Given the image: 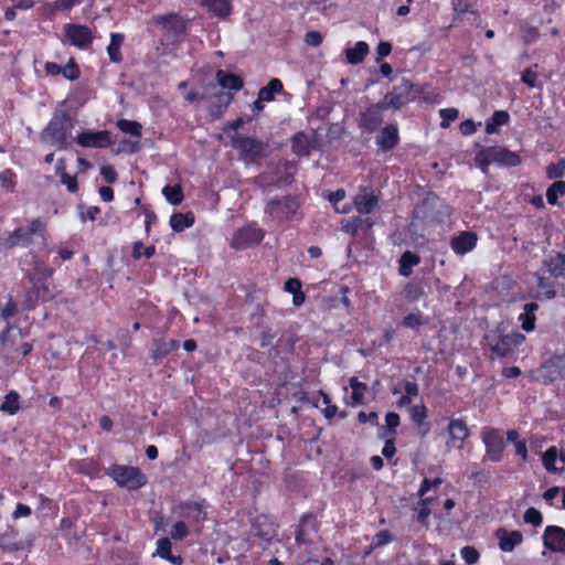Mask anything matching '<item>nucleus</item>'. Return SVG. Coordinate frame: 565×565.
Masks as SVG:
<instances>
[{"mask_svg": "<svg viewBox=\"0 0 565 565\" xmlns=\"http://www.w3.org/2000/svg\"><path fill=\"white\" fill-rule=\"evenodd\" d=\"M202 6L220 19L227 18L233 10L231 0H202Z\"/></svg>", "mask_w": 565, "mask_h": 565, "instance_id": "nucleus-23", "label": "nucleus"}, {"mask_svg": "<svg viewBox=\"0 0 565 565\" xmlns=\"http://www.w3.org/2000/svg\"><path fill=\"white\" fill-rule=\"evenodd\" d=\"M153 347L152 358L154 360H161L179 349V341L173 339H160L154 341Z\"/></svg>", "mask_w": 565, "mask_h": 565, "instance_id": "nucleus-24", "label": "nucleus"}, {"mask_svg": "<svg viewBox=\"0 0 565 565\" xmlns=\"http://www.w3.org/2000/svg\"><path fill=\"white\" fill-rule=\"evenodd\" d=\"M521 81L530 88H534L537 86V73L529 67L522 72Z\"/></svg>", "mask_w": 565, "mask_h": 565, "instance_id": "nucleus-54", "label": "nucleus"}, {"mask_svg": "<svg viewBox=\"0 0 565 565\" xmlns=\"http://www.w3.org/2000/svg\"><path fill=\"white\" fill-rule=\"evenodd\" d=\"M392 541V535L387 530L380 531L375 534L373 539V544L375 546H383L388 544Z\"/></svg>", "mask_w": 565, "mask_h": 565, "instance_id": "nucleus-60", "label": "nucleus"}, {"mask_svg": "<svg viewBox=\"0 0 565 565\" xmlns=\"http://www.w3.org/2000/svg\"><path fill=\"white\" fill-rule=\"evenodd\" d=\"M216 81L224 89L237 92L243 87V79L241 77L222 70L217 71Z\"/></svg>", "mask_w": 565, "mask_h": 565, "instance_id": "nucleus-26", "label": "nucleus"}, {"mask_svg": "<svg viewBox=\"0 0 565 565\" xmlns=\"http://www.w3.org/2000/svg\"><path fill=\"white\" fill-rule=\"evenodd\" d=\"M18 337H21L20 331L14 333L11 328H7V330L3 331L2 335H1V343L7 352L12 351V347L15 343V340Z\"/></svg>", "mask_w": 565, "mask_h": 565, "instance_id": "nucleus-46", "label": "nucleus"}, {"mask_svg": "<svg viewBox=\"0 0 565 565\" xmlns=\"http://www.w3.org/2000/svg\"><path fill=\"white\" fill-rule=\"evenodd\" d=\"M384 109V106L380 103L376 105H372L371 107L362 111L359 120L360 127L367 132L375 131L383 122Z\"/></svg>", "mask_w": 565, "mask_h": 565, "instance_id": "nucleus-15", "label": "nucleus"}, {"mask_svg": "<svg viewBox=\"0 0 565 565\" xmlns=\"http://www.w3.org/2000/svg\"><path fill=\"white\" fill-rule=\"evenodd\" d=\"M171 554V542L168 537H161L157 541V550L153 556L167 558Z\"/></svg>", "mask_w": 565, "mask_h": 565, "instance_id": "nucleus-47", "label": "nucleus"}, {"mask_svg": "<svg viewBox=\"0 0 565 565\" xmlns=\"http://www.w3.org/2000/svg\"><path fill=\"white\" fill-rule=\"evenodd\" d=\"M189 534L186 524L183 521H178L172 525L170 535L173 540H182Z\"/></svg>", "mask_w": 565, "mask_h": 565, "instance_id": "nucleus-53", "label": "nucleus"}, {"mask_svg": "<svg viewBox=\"0 0 565 565\" xmlns=\"http://www.w3.org/2000/svg\"><path fill=\"white\" fill-rule=\"evenodd\" d=\"M543 545L551 552L565 551V530L557 525H548L542 535Z\"/></svg>", "mask_w": 565, "mask_h": 565, "instance_id": "nucleus-14", "label": "nucleus"}, {"mask_svg": "<svg viewBox=\"0 0 565 565\" xmlns=\"http://www.w3.org/2000/svg\"><path fill=\"white\" fill-rule=\"evenodd\" d=\"M351 387V404L359 405L364 401V394L366 392V385L362 382H359L356 377H352L350 380Z\"/></svg>", "mask_w": 565, "mask_h": 565, "instance_id": "nucleus-35", "label": "nucleus"}, {"mask_svg": "<svg viewBox=\"0 0 565 565\" xmlns=\"http://www.w3.org/2000/svg\"><path fill=\"white\" fill-rule=\"evenodd\" d=\"M460 132L463 135V136H470L472 134L476 132L477 130V127H476V124L473 120L471 119H467V120H463L461 124H460Z\"/></svg>", "mask_w": 565, "mask_h": 565, "instance_id": "nucleus-63", "label": "nucleus"}, {"mask_svg": "<svg viewBox=\"0 0 565 565\" xmlns=\"http://www.w3.org/2000/svg\"><path fill=\"white\" fill-rule=\"evenodd\" d=\"M263 238L264 231L256 223H250L234 233L231 246L235 249H244L257 245Z\"/></svg>", "mask_w": 565, "mask_h": 565, "instance_id": "nucleus-5", "label": "nucleus"}, {"mask_svg": "<svg viewBox=\"0 0 565 565\" xmlns=\"http://www.w3.org/2000/svg\"><path fill=\"white\" fill-rule=\"evenodd\" d=\"M100 175L107 183H115L117 181V172L113 166H103Z\"/></svg>", "mask_w": 565, "mask_h": 565, "instance_id": "nucleus-59", "label": "nucleus"}, {"mask_svg": "<svg viewBox=\"0 0 565 565\" xmlns=\"http://www.w3.org/2000/svg\"><path fill=\"white\" fill-rule=\"evenodd\" d=\"M285 290L289 294L295 295L299 290H301V282L298 278H289L285 282Z\"/></svg>", "mask_w": 565, "mask_h": 565, "instance_id": "nucleus-64", "label": "nucleus"}, {"mask_svg": "<svg viewBox=\"0 0 565 565\" xmlns=\"http://www.w3.org/2000/svg\"><path fill=\"white\" fill-rule=\"evenodd\" d=\"M233 147L241 152L246 163H250L262 156L265 143L254 138L239 137L233 139Z\"/></svg>", "mask_w": 565, "mask_h": 565, "instance_id": "nucleus-7", "label": "nucleus"}, {"mask_svg": "<svg viewBox=\"0 0 565 565\" xmlns=\"http://www.w3.org/2000/svg\"><path fill=\"white\" fill-rule=\"evenodd\" d=\"M117 128L126 134L130 135L132 137L140 138L142 134V126L138 121L135 120H128V119H119L116 122Z\"/></svg>", "mask_w": 565, "mask_h": 565, "instance_id": "nucleus-34", "label": "nucleus"}, {"mask_svg": "<svg viewBox=\"0 0 565 565\" xmlns=\"http://www.w3.org/2000/svg\"><path fill=\"white\" fill-rule=\"evenodd\" d=\"M407 102H408L407 97L403 96L402 94L396 93V89H395L394 92L387 94L381 104L384 106V108L399 109Z\"/></svg>", "mask_w": 565, "mask_h": 565, "instance_id": "nucleus-39", "label": "nucleus"}, {"mask_svg": "<svg viewBox=\"0 0 565 565\" xmlns=\"http://www.w3.org/2000/svg\"><path fill=\"white\" fill-rule=\"evenodd\" d=\"M194 224V215L192 213H174L170 217V226L174 232H182Z\"/></svg>", "mask_w": 565, "mask_h": 565, "instance_id": "nucleus-30", "label": "nucleus"}, {"mask_svg": "<svg viewBox=\"0 0 565 565\" xmlns=\"http://www.w3.org/2000/svg\"><path fill=\"white\" fill-rule=\"evenodd\" d=\"M495 537L499 541V547L502 552L510 553L523 541V535L520 531H508L500 527L495 531Z\"/></svg>", "mask_w": 565, "mask_h": 565, "instance_id": "nucleus-16", "label": "nucleus"}, {"mask_svg": "<svg viewBox=\"0 0 565 565\" xmlns=\"http://www.w3.org/2000/svg\"><path fill=\"white\" fill-rule=\"evenodd\" d=\"M83 0H55L52 4V11H70Z\"/></svg>", "mask_w": 565, "mask_h": 565, "instance_id": "nucleus-55", "label": "nucleus"}, {"mask_svg": "<svg viewBox=\"0 0 565 565\" xmlns=\"http://www.w3.org/2000/svg\"><path fill=\"white\" fill-rule=\"evenodd\" d=\"M305 42L309 46L317 47L322 43V35L318 31H309L305 35Z\"/></svg>", "mask_w": 565, "mask_h": 565, "instance_id": "nucleus-58", "label": "nucleus"}, {"mask_svg": "<svg viewBox=\"0 0 565 565\" xmlns=\"http://www.w3.org/2000/svg\"><path fill=\"white\" fill-rule=\"evenodd\" d=\"M156 21L162 26L163 30L174 35H179L185 30V22L179 14L175 13L159 15L156 18Z\"/></svg>", "mask_w": 565, "mask_h": 565, "instance_id": "nucleus-21", "label": "nucleus"}, {"mask_svg": "<svg viewBox=\"0 0 565 565\" xmlns=\"http://www.w3.org/2000/svg\"><path fill=\"white\" fill-rule=\"evenodd\" d=\"M53 269L45 262L36 259L33 267L28 270V278L33 287L35 299L47 300L52 297L47 280L52 277Z\"/></svg>", "mask_w": 565, "mask_h": 565, "instance_id": "nucleus-4", "label": "nucleus"}, {"mask_svg": "<svg viewBox=\"0 0 565 565\" xmlns=\"http://www.w3.org/2000/svg\"><path fill=\"white\" fill-rule=\"evenodd\" d=\"M107 475L113 478L116 483L128 490H138L147 483L146 476L137 467L111 465L107 469Z\"/></svg>", "mask_w": 565, "mask_h": 565, "instance_id": "nucleus-3", "label": "nucleus"}, {"mask_svg": "<svg viewBox=\"0 0 565 565\" xmlns=\"http://www.w3.org/2000/svg\"><path fill=\"white\" fill-rule=\"evenodd\" d=\"M370 47L369 44L364 41H359L354 44L353 47L345 50V57L348 63L352 65L360 64L363 62L365 56L369 54Z\"/></svg>", "mask_w": 565, "mask_h": 565, "instance_id": "nucleus-25", "label": "nucleus"}, {"mask_svg": "<svg viewBox=\"0 0 565 565\" xmlns=\"http://www.w3.org/2000/svg\"><path fill=\"white\" fill-rule=\"evenodd\" d=\"M61 182L67 188L70 192H75L77 190L76 178L73 175L63 173L61 177Z\"/></svg>", "mask_w": 565, "mask_h": 565, "instance_id": "nucleus-62", "label": "nucleus"}, {"mask_svg": "<svg viewBox=\"0 0 565 565\" xmlns=\"http://www.w3.org/2000/svg\"><path fill=\"white\" fill-rule=\"evenodd\" d=\"M45 227L44 220L40 217L30 220L25 226L15 227L6 237L0 238V250L7 252L17 247H30L34 237L43 235Z\"/></svg>", "mask_w": 565, "mask_h": 565, "instance_id": "nucleus-1", "label": "nucleus"}, {"mask_svg": "<svg viewBox=\"0 0 565 565\" xmlns=\"http://www.w3.org/2000/svg\"><path fill=\"white\" fill-rule=\"evenodd\" d=\"M62 75L66 79L76 81L81 76V72L77 64L70 60L65 67H62Z\"/></svg>", "mask_w": 565, "mask_h": 565, "instance_id": "nucleus-48", "label": "nucleus"}, {"mask_svg": "<svg viewBox=\"0 0 565 565\" xmlns=\"http://www.w3.org/2000/svg\"><path fill=\"white\" fill-rule=\"evenodd\" d=\"M162 194L164 195L166 200L172 205H179L183 200L181 188L178 185H166L162 189Z\"/></svg>", "mask_w": 565, "mask_h": 565, "instance_id": "nucleus-40", "label": "nucleus"}, {"mask_svg": "<svg viewBox=\"0 0 565 565\" xmlns=\"http://www.w3.org/2000/svg\"><path fill=\"white\" fill-rule=\"evenodd\" d=\"M565 172V159H559L556 163L550 164L546 168V177L551 180L558 179L564 175Z\"/></svg>", "mask_w": 565, "mask_h": 565, "instance_id": "nucleus-45", "label": "nucleus"}, {"mask_svg": "<svg viewBox=\"0 0 565 565\" xmlns=\"http://www.w3.org/2000/svg\"><path fill=\"white\" fill-rule=\"evenodd\" d=\"M209 504L204 499L186 500L178 504L179 514L193 522H203L207 518Z\"/></svg>", "mask_w": 565, "mask_h": 565, "instance_id": "nucleus-10", "label": "nucleus"}, {"mask_svg": "<svg viewBox=\"0 0 565 565\" xmlns=\"http://www.w3.org/2000/svg\"><path fill=\"white\" fill-rule=\"evenodd\" d=\"M409 416L411 419L414 422L417 426H423L426 424L427 418V409L424 404H418L415 406H412L409 408Z\"/></svg>", "mask_w": 565, "mask_h": 565, "instance_id": "nucleus-41", "label": "nucleus"}, {"mask_svg": "<svg viewBox=\"0 0 565 565\" xmlns=\"http://www.w3.org/2000/svg\"><path fill=\"white\" fill-rule=\"evenodd\" d=\"M565 195V181H555L546 190V200L551 205H556L559 196Z\"/></svg>", "mask_w": 565, "mask_h": 565, "instance_id": "nucleus-37", "label": "nucleus"}, {"mask_svg": "<svg viewBox=\"0 0 565 565\" xmlns=\"http://www.w3.org/2000/svg\"><path fill=\"white\" fill-rule=\"evenodd\" d=\"M483 161L486 164L497 162L507 167H515L521 163V158L516 152H513L503 147H491L482 152Z\"/></svg>", "mask_w": 565, "mask_h": 565, "instance_id": "nucleus-8", "label": "nucleus"}, {"mask_svg": "<svg viewBox=\"0 0 565 565\" xmlns=\"http://www.w3.org/2000/svg\"><path fill=\"white\" fill-rule=\"evenodd\" d=\"M539 306L535 302H530L524 306V311L519 316L522 329L526 332H531L535 328V311Z\"/></svg>", "mask_w": 565, "mask_h": 565, "instance_id": "nucleus-29", "label": "nucleus"}, {"mask_svg": "<svg viewBox=\"0 0 565 565\" xmlns=\"http://www.w3.org/2000/svg\"><path fill=\"white\" fill-rule=\"evenodd\" d=\"M142 244L140 242L135 243L132 256L137 259H139L141 256H145L146 258H150L154 255L156 248L154 246H147L142 249Z\"/></svg>", "mask_w": 565, "mask_h": 565, "instance_id": "nucleus-52", "label": "nucleus"}, {"mask_svg": "<svg viewBox=\"0 0 565 565\" xmlns=\"http://www.w3.org/2000/svg\"><path fill=\"white\" fill-rule=\"evenodd\" d=\"M420 263V257L412 253L409 250H406L399 258V275L404 277H409L413 273V267L417 266Z\"/></svg>", "mask_w": 565, "mask_h": 565, "instance_id": "nucleus-27", "label": "nucleus"}, {"mask_svg": "<svg viewBox=\"0 0 565 565\" xmlns=\"http://www.w3.org/2000/svg\"><path fill=\"white\" fill-rule=\"evenodd\" d=\"M122 42L124 35L121 33L111 34L110 43L107 46V52L111 62L118 63L122 60V55L120 52Z\"/></svg>", "mask_w": 565, "mask_h": 565, "instance_id": "nucleus-32", "label": "nucleus"}, {"mask_svg": "<svg viewBox=\"0 0 565 565\" xmlns=\"http://www.w3.org/2000/svg\"><path fill=\"white\" fill-rule=\"evenodd\" d=\"M477 239L478 237L475 233L462 232L451 238L450 246L457 255H465L476 247Z\"/></svg>", "mask_w": 565, "mask_h": 565, "instance_id": "nucleus-17", "label": "nucleus"}, {"mask_svg": "<svg viewBox=\"0 0 565 565\" xmlns=\"http://www.w3.org/2000/svg\"><path fill=\"white\" fill-rule=\"evenodd\" d=\"M542 463L548 472L561 473L565 468V458L559 457L557 448L552 446L543 454Z\"/></svg>", "mask_w": 565, "mask_h": 565, "instance_id": "nucleus-19", "label": "nucleus"}, {"mask_svg": "<svg viewBox=\"0 0 565 565\" xmlns=\"http://www.w3.org/2000/svg\"><path fill=\"white\" fill-rule=\"evenodd\" d=\"M510 115L505 110H495L493 115L486 121V132L489 135L495 134L499 127L509 122Z\"/></svg>", "mask_w": 565, "mask_h": 565, "instance_id": "nucleus-28", "label": "nucleus"}, {"mask_svg": "<svg viewBox=\"0 0 565 565\" xmlns=\"http://www.w3.org/2000/svg\"><path fill=\"white\" fill-rule=\"evenodd\" d=\"M72 127L71 117L65 110H56L41 132V141L57 149L67 148V135Z\"/></svg>", "mask_w": 565, "mask_h": 565, "instance_id": "nucleus-2", "label": "nucleus"}, {"mask_svg": "<svg viewBox=\"0 0 565 565\" xmlns=\"http://www.w3.org/2000/svg\"><path fill=\"white\" fill-rule=\"evenodd\" d=\"M321 397H322V404H323V408H322L323 415L327 418H332L337 413V406L331 403L330 397L326 393L321 392Z\"/></svg>", "mask_w": 565, "mask_h": 565, "instance_id": "nucleus-56", "label": "nucleus"}, {"mask_svg": "<svg viewBox=\"0 0 565 565\" xmlns=\"http://www.w3.org/2000/svg\"><path fill=\"white\" fill-rule=\"evenodd\" d=\"M353 204L360 214H370L377 207L379 199L372 191L363 189L354 196Z\"/></svg>", "mask_w": 565, "mask_h": 565, "instance_id": "nucleus-18", "label": "nucleus"}, {"mask_svg": "<svg viewBox=\"0 0 565 565\" xmlns=\"http://www.w3.org/2000/svg\"><path fill=\"white\" fill-rule=\"evenodd\" d=\"M540 36L539 29L535 26H523L522 28V39L525 43H532L536 41Z\"/></svg>", "mask_w": 565, "mask_h": 565, "instance_id": "nucleus-57", "label": "nucleus"}, {"mask_svg": "<svg viewBox=\"0 0 565 565\" xmlns=\"http://www.w3.org/2000/svg\"><path fill=\"white\" fill-rule=\"evenodd\" d=\"M20 409V396L15 391L9 392L0 405V411L9 415H15Z\"/></svg>", "mask_w": 565, "mask_h": 565, "instance_id": "nucleus-33", "label": "nucleus"}, {"mask_svg": "<svg viewBox=\"0 0 565 565\" xmlns=\"http://www.w3.org/2000/svg\"><path fill=\"white\" fill-rule=\"evenodd\" d=\"M384 439H385V445H384V447L382 449V455L385 458L391 459V458H393V456L396 452V448H395V445H394V437L387 436Z\"/></svg>", "mask_w": 565, "mask_h": 565, "instance_id": "nucleus-61", "label": "nucleus"}, {"mask_svg": "<svg viewBox=\"0 0 565 565\" xmlns=\"http://www.w3.org/2000/svg\"><path fill=\"white\" fill-rule=\"evenodd\" d=\"M523 520L526 524L537 527L543 522V515L537 509L529 508L523 514Z\"/></svg>", "mask_w": 565, "mask_h": 565, "instance_id": "nucleus-44", "label": "nucleus"}, {"mask_svg": "<svg viewBox=\"0 0 565 565\" xmlns=\"http://www.w3.org/2000/svg\"><path fill=\"white\" fill-rule=\"evenodd\" d=\"M460 555H461L462 559L468 565L476 564L479 561V557H480L479 552L475 547H472V546H465V547H462L460 550Z\"/></svg>", "mask_w": 565, "mask_h": 565, "instance_id": "nucleus-49", "label": "nucleus"}, {"mask_svg": "<svg viewBox=\"0 0 565 565\" xmlns=\"http://www.w3.org/2000/svg\"><path fill=\"white\" fill-rule=\"evenodd\" d=\"M447 447L461 449L465 440L469 437V429L463 419L450 418L447 426Z\"/></svg>", "mask_w": 565, "mask_h": 565, "instance_id": "nucleus-12", "label": "nucleus"}, {"mask_svg": "<svg viewBox=\"0 0 565 565\" xmlns=\"http://www.w3.org/2000/svg\"><path fill=\"white\" fill-rule=\"evenodd\" d=\"M439 116L441 118L440 126L441 128H448L452 121H455L458 116L459 111L457 108H443L439 110Z\"/></svg>", "mask_w": 565, "mask_h": 565, "instance_id": "nucleus-43", "label": "nucleus"}, {"mask_svg": "<svg viewBox=\"0 0 565 565\" xmlns=\"http://www.w3.org/2000/svg\"><path fill=\"white\" fill-rule=\"evenodd\" d=\"M399 425V416L396 413L390 412L385 416V427L381 428V437H394L397 426Z\"/></svg>", "mask_w": 565, "mask_h": 565, "instance_id": "nucleus-36", "label": "nucleus"}, {"mask_svg": "<svg viewBox=\"0 0 565 565\" xmlns=\"http://www.w3.org/2000/svg\"><path fill=\"white\" fill-rule=\"evenodd\" d=\"M292 149H294L295 153H297L299 156H305V154L309 153L307 140L302 134L295 136V138L292 140Z\"/></svg>", "mask_w": 565, "mask_h": 565, "instance_id": "nucleus-51", "label": "nucleus"}, {"mask_svg": "<svg viewBox=\"0 0 565 565\" xmlns=\"http://www.w3.org/2000/svg\"><path fill=\"white\" fill-rule=\"evenodd\" d=\"M65 33L70 43L82 50L87 49L93 42V33L90 29L83 24H66Z\"/></svg>", "mask_w": 565, "mask_h": 565, "instance_id": "nucleus-13", "label": "nucleus"}, {"mask_svg": "<svg viewBox=\"0 0 565 565\" xmlns=\"http://www.w3.org/2000/svg\"><path fill=\"white\" fill-rule=\"evenodd\" d=\"M296 202L291 199L271 200L267 203L265 213L274 221L284 222L290 218L296 212Z\"/></svg>", "mask_w": 565, "mask_h": 565, "instance_id": "nucleus-9", "label": "nucleus"}, {"mask_svg": "<svg viewBox=\"0 0 565 565\" xmlns=\"http://www.w3.org/2000/svg\"><path fill=\"white\" fill-rule=\"evenodd\" d=\"M363 221L361 217H353L351 220H343L341 222V230L348 234L355 235Z\"/></svg>", "mask_w": 565, "mask_h": 565, "instance_id": "nucleus-50", "label": "nucleus"}, {"mask_svg": "<svg viewBox=\"0 0 565 565\" xmlns=\"http://www.w3.org/2000/svg\"><path fill=\"white\" fill-rule=\"evenodd\" d=\"M282 90V83L278 78H271L269 83L262 87L258 92V97L269 103L274 100L275 94L280 93Z\"/></svg>", "mask_w": 565, "mask_h": 565, "instance_id": "nucleus-31", "label": "nucleus"}, {"mask_svg": "<svg viewBox=\"0 0 565 565\" xmlns=\"http://www.w3.org/2000/svg\"><path fill=\"white\" fill-rule=\"evenodd\" d=\"M481 440L486 446V456L493 462H499L503 457L504 441L499 429L483 428Z\"/></svg>", "mask_w": 565, "mask_h": 565, "instance_id": "nucleus-6", "label": "nucleus"}, {"mask_svg": "<svg viewBox=\"0 0 565 565\" xmlns=\"http://www.w3.org/2000/svg\"><path fill=\"white\" fill-rule=\"evenodd\" d=\"M76 142L84 148H106L113 143L107 130H85L76 136Z\"/></svg>", "mask_w": 565, "mask_h": 565, "instance_id": "nucleus-11", "label": "nucleus"}, {"mask_svg": "<svg viewBox=\"0 0 565 565\" xmlns=\"http://www.w3.org/2000/svg\"><path fill=\"white\" fill-rule=\"evenodd\" d=\"M404 392L405 394L397 402L398 408L411 405L413 397L418 395V386L415 382L407 381L404 384Z\"/></svg>", "mask_w": 565, "mask_h": 565, "instance_id": "nucleus-38", "label": "nucleus"}, {"mask_svg": "<svg viewBox=\"0 0 565 565\" xmlns=\"http://www.w3.org/2000/svg\"><path fill=\"white\" fill-rule=\"evenodd\" d=\"M486 341L492 353L500 358L507 356L512 351L507 337L495 331L489 332L486 335Z\"/></svg>", "mask_w": 565, "mask_h": 565, "instance_id": "nucleus-20", "label": "nucleus"}, {"mask_svg": "<svg viewBox=\"0 0 565 565\" xmlns=\"http://www.w3.org/2000/svg\"><path fill=\"white\" fill-rule=\"evenodd\" d=\"M426 322L420 311L411 312L404 317L402 326L408 329H417Z\"/></svg>", "mask_w": 565, "mask_h": 565, "instance_id": "nucleus-42", "label": "nucleus"}, {"mask_svg": "<svg viewBox=\"0 0 565 565\" xmlns=\"http://www.w3.org/2000/svg\"><path fill=\"white\" fill-rule=\"evenodd\" d=\"M398 129L395 125H387L383 128L376 139V145L383 150L388 151L398 143Z\"/></svg>", "mask_w": 565, "mask_h": 565, "instance_id": "nucleus-22", "label": "nucleus"}]
</instances>
